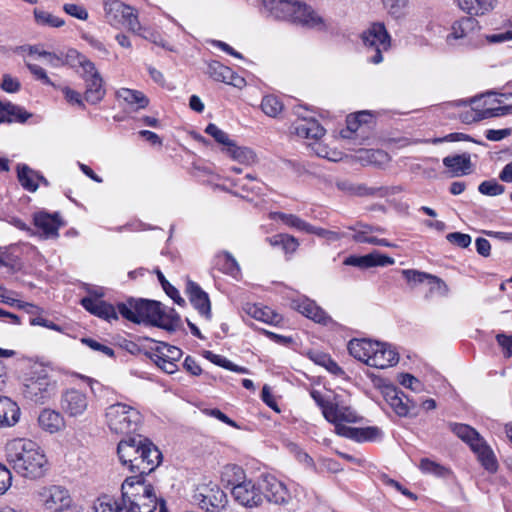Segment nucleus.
I'll return each instance as SVG.
<instances>
[{"label": "nucleus", "instance_id": "f257e3e1", "mask_svg": "<svg viewBox=\"0 0 512 512\" xmlns=\"http://www.w3.org/2000/svg\"><path fill=\"white\" fill-rule=\"evenodd\" d=\"M6 460L20 476L37 480L49 469L48 459L40 445L29 439H13L7 443Z\"/></svg>", "mask_w": 512, "mask_h": 512}, {"label": "nucleus", "instance_id": "f03ea898", "mask_svg": "<svg viewBox=\"0 0 512 512\" xmlns=\"http://www.w3.org/2000/svg\"><path fill=\"white\" fill-rule=\"evenodd\" d=\"M117 453L123 465H128L131 472L142 477L154 471L162 460L159 449L139 434L122 439Z\"/></svg>", "mask_w": 512, "mask_h": 512}, {"label": "nucleus", "instance_id": "7ed1b4c3", "mask_svg": "<svg viewBox=\"0 0 512 512\" xmlns=\"http://www.w3.org/2000/svg\"><path fill=\"white\" fill-rule=\"evenodd\" d=\"M130 512H154L158 497L154 487L141 475L127 477L121 485V501Z\"/></svg>", "mask_w": 512, "mask_h": 512}, {"label": "nucleus", "instance_id": "20e7f679", "mask_svg": "<svg viewBox=\"0 0 512 512\" xmlns=\"http://www.w3.org/2000/svg\"><path fill=\"white\" fill-rule=\"evenodd\" d=\"M269 16L307 28H317L323 25V20L311 7L298 0H262Z\"/></svg>", "mask_w": 512, "mask_h": 512}, {"label": "nucleus", "instance_id": "39448f33", "mask_svg": "<svg viewBox=\"0 0 512 512\" xmlns=\"http://www.w3.org/2000/svg\"><path fill=\"white\" fill-rule=\"evenodd\" d=\"M348 351L355 359L379 369L394 366L399 361L398 352L391 345L369 339L349 341Z\"/></svg>", "mask_w": 512, "mask_h": 512}, {"label": "nucleus", "instance_id": "423d86ee", "mask_svg": "<svg viewBox=\"0 0 512 512\" xmlns=\"http://www.w3.org/2000/svg\"><path fill=\"white\" fill-rule=\"evenodd\" d=\"M105 416L110 430L123 435L135 433L142 421V416L137 409L123 403L110 405L106 409Z\"/></svg>", "mask_w": 512, "mask_h": 512}, {"label": "nucleus", "instance_id": "0eeeda50", "mask_svg": "<svg viewBox=\"0 0 512 512\" xmlns=\"http://www.w3.org/2000/svg\"><path fill=\"white\" fill-rule=\"evenodd\" d=\"M451 431L461 440L466 442L472 451L477 454L482 465L489 471H495L497 462L494 454L486 441L471 426L462 423H449Z\"/></svg>", "mask_w": 512, "mask_h": 512}, {"label": "nucleus", "instance_id": "6e6552de", "mask_svg": "<svg viewBox=\"0 0 512 512\" xmlns=\"http://www.w3.org/2000/svg\"><path fill=\"white\" fill-rule=\"evenodd\" d=\"M33 498L37 504L50 512H70L72 509L70 493L60 485L41 487L34 492Z\"/></svg>", "mask_w": 512, "mask_h": 512}, {"label": "nucleus", "instance_id": "1a4fd4ad", "mask_svg": "<svg viewBox=\"0 0 512 512\" xmlns=\"http://www.w3.org/2000/svg\"><path fill=\"white\" fill-rule=\"evenodd\" d=\"M193 502L207 512H220L227 504V496L212 481L199 483L192 495Z\"/></svg>", "mask_w": 512, "mask_h": 512}, {"label": "nucleus", "instance_id": "9d476101", "mask_svg": "<svg viewBox=\"0 0 512 512\" xmlns=\"http://www.w3.org/2000/svg\"><path fill=\"white\" fill-rule=\"evenodd\" d=\"M364 45L371 49L373 54L369 57L370 62L379 64L382 62V53L390 47V36L382 23H373L362 34Z\"/></svg>", "mask_w": 512, "mask_h": 512}, {"label": "nucleus", "instance_id": "9b49d317", "mask_svg": "<svg viewBox=\"0 0 512 512\" xmlns=\"http://www.w3.org/2000/svg\"><path fill=\"white\" fill-rule=\"evenodd\" d=\"M105 17L111 25H123L132 32L140 29V23L134 9L119 0L105 3Z\"/></svg>", "mask_w": 512, "mask_h": 512}, {"label": "nucleus", "instance_id": "f8f14e48", "mask_svg": "<svg viewBox=\"0 0 512 512\" xmlns=\"http://www.w3.org/2000/svg\"><path fill=\"white\" fill-rule=\"evenodd\" d=\"M55 387V382L50 381L46 375L32 377L23 384L22 394L26 399L36 404H44L50 397L54 396Z\"/></svg>", "mask_w": 512, "mask_h": 512}, {"label": "nucleus", "instance_id": "ddd939ff", "mask_svg": "<svg viewBox=\"0 0 512 512\" xmlns=\"http://www.w3.org/2000/svg\"><path fill=\"white\" fill-rule=\"evenodd\" d=\"M231 493L236 502L247 508L259 507L264 502L262 485L259 486L252 480H244L239 483H231Z\"/></svg>", "mask_w": 512, "mask_h": 512}, {"label": "nucleus", "instance_id": "4468645a", "mask_svg": "<svg viewBox=\"0 0 512 512\" xmlns=\"http://www.w3.org/2000/svg\"><path fill=\"white\" fill-rule=\"evenodd\" d=\"M293 111L298 117V120L293 124V130L297 136L305 139L319 140L325 134V129L317 120L307 115L305 108L296 106Z\"/></svg>", "mask_w": 512, "mask_h": 512}, {"label": "nucleus", "instance_id": "2eb2a0df", "mask_svg": "<svg viewBox=\"0 0 512 512\" xmlns=\"http://www.w3.org/2000/svg\"><path fill=\"white\" fill-rule=\"evenodd\" d=\"M60 406L65 414L75 418L87 411L89 399L85 392L71 388L62 393Z\"/></svg>", "mask_w": 512, "mask_h": 512}, {"label": "nucleus", "instance_id": "dca6fc26", "mask_svg": "<svg viewBox=\"0 0 512 512\" xmlns=\"http://www.w3.org/2000/svg\"><path fill=\"white\" fill-rule=\"evenodd\" d=\"M264 500L274 505H288L292 496L286 485L273 476H267L262 481Z\"/></svg>", "mask_w": 512, "mask_h": 512}, {"label": "nucleus", "instance_id": "f3484780", "mask_svg": "<svg viewBox=\"0 0 512 512\" xmlns=\"http://www.w3.org/2000/svg\"><path fill=\"white\" fill-rule=\"evenodd\" d=\"M34 225L40 232V236L48 238H57L58 230L62 226V221L57 213L49 214L47 212H38L33 217Z\"/></svg>", "mask_w": 512, "mask_h": 512}, {"label": "nucleus", "instance_id": "a211bd4d", "mask_svg": "<svg viewBox=\"0 0 512 512\" xmlns=\"http://www.w3.org/2000/svg\"><path fill=\"white\" fill-rule=\"evenodd\" d=\"M186 294L199 314L205 319H211V303L208 294L195 282L188 280L186 284Z\"/></svg>", "mask_w": 512, "mask_h": 512}, {"label": "nucleus", "instance_id": "6ab92c4d", "mask_svg": "<svg viewBox=\"0 0 512 512\" xmlns=\"http://www.w3.org/2000/svg\"><path fill=\"white\" fill-rule=\"evenodd\" d=\"M163 307L160 302L138 299L137 300V316L138 324L147 322L153 326L158 327L159 320L161 319V312Z\"/></svg>", "mask_w": 512, "mask_h": 512}, {"label": "nucleus", "instance_id": "aec40b11", "mask_svg": "<svg viewBox=\"0 0 512 512\" xmlns=\"http://www.w3.org/2000/svg\"><path fill=\"white\" fill-rule=\"evenodd\" d=\"M385 399L393 411L400 417L408 416L410 410L416 406L401 390L395 387L386 389Z\"/></svg>", "mask_w": 512, "mask_h": 512}, {"label": "nucleus", "instance_id": "412c9836", "mask_svg": "<svg viewBox=\"0 0 512 512\" xmlns=\"http://www.w3.org/2000/svg\"><path fill=\"white\" fill-rule=\"evenodd\" d=\"M81 305L91 314L104 320L111 321L118 319L114 306L99 298L84 297L81 299Z\"/></svg>", "mask_w": 512, "mask_h": 512}, {"label": "nucleus", "instance_id": "4be33fe9", "mask_svg": "<svg viewBox=\"0 0 512 512\" xmlns=\"http://www.w3.org/2000/svg\"><path fill=\"white\" fill-rule=\"evenodd\" d=\"M337 434L358 442H363L372 441L381 437L382 432L378 427L374 426L364 428L337 426Z\"/></svg>", "mask_w": 512, "mask_h": 512}, {"label": "nucleus", "instance_id": "5701e85b", "mask_svg": "<svg viewBox=\"0 0 512 512\" xmlns=\"http://www.w3.org/2000/svg\"><path fill=\"white\" fill-rule=\"evenodd\" d=\"M20 418V408L9 397L0 396V428L14 426Z\"/></svg>", "mask_w": 512, "mask_h": 512}, {"label": "nucleus", "instance_id": "b1692460", "mask_svg": "<svg viewBox=\"0 0 512 512\" xmlns=\"http://www.w3.org/2000/svg\"><path fill=\"white\" fill-rule=\"evenodd\" d=\"M31 117L32 114L26 111L23 107L11 102L0 101V118H3L1 123H24Z\"/></svg>", "mask_w": 512, "mask_h": 512}, {"label": "nucleus", "instance_id": "393cba45", "mask_svg": "<svg viewBox=\"0 0 512 512\" xmlns=\"http://www.w3.org/2000/svg\"><path fill=\"white\" fill-rule=\"evenodd\" d=\"M39 426L51 434L57 433L65 426V421L61 413L51 410L44 409L38 416Z\"/></svg>", "mask_w": 512, "mask_h": 512}, {"label": "nucleus", "instance_id": "a878e982", "mask_svg": "<svg viewBox=\"0 0 512 512\" xmlns=\"http://www.w3.org/2000/svg\"><path fill=\"white\" fill-rule=\"evenodd\" d=\"M297 310L313 321L326 325L332 321L331 317L314 301L305 299L297 305Z\"/></svg>", "mask_w": 512, "mask_h": 512}, {"label": "nucleus", "instance_id": "bb28decb", "mask_svg": "<svg viewBox=\"0 0 512 512\" xmlns=\"http://www.w3.org/2000/svg\"><path fill=\"white\" fill-rule=\"evenodd\" d=\"M360 417L354 410L347 406H339L333 404L332 406V417L326 418V420L335 425V431L337 432V426H346V423H357L360 421Z\"/></svg>", "mask_w": 512, "mask_h": 512}, {"label": "nucleus", "instance_id": "cd10ccee", "mask_svg": "<svg viewBox=\"0 0 512 512\" xmlns=\"http://www.w3.org/2000/svg\"><path fill=\"white\" fill-rule=\"evenodd\" d=\"M443 164L454 177L468 174L471 168L470 154L447 156L443 159Z\"/></svg>", "mask_w": 512, "mask_h": 512}, {"label": "nucleus", "instance_id": "c85d7f7f", "mask_svg": "<svg viewBox=\"0 0 512 512\" xmlns=\"http://www.w3.org/2000/svg\"><path fill=\"white\" fill-rule=\"evenodd\" d=\"M182 356V350L176 346L167 343H160L155 349L149 353V357L153 362L159 361H178Z\"/></svg>", "mask_w": 512, "mask_h": 512}, {"label": "nucleus", "instance_id": "c756f323", "mask_svg": "<svg viewBox=\"0 0 512 512\" xmlns=\"http://www.w3.org/2000/svg\"><path fill=\"white\" fill-rule=\"evenodd\" d=\"M495 0H458V6L469 15L480 16L493 10Z\"/></svg>", "mask_w": 512, "mask_h": 512}, {"label": "nucleus", "instance_id": "7c9ffc66", "mask_svg": "<svg viewBox=\"0 0 512 512\" xmlns=\"http://www.w3.org/2000/svg\"><path fill=\"white\" fill-rule=\"evenodd\" d=\"M117 97L125 101L134 110L144 109L149 104L146 95L138 90L121 88L117 91Z\"/></svg>", "mask_w": 512, "mask_h": 512}, {"label": "nucleus", "instance_id": "2f4dec72", "mask_svg": "<svg viewBox=\"0 0 512 512\" xmlns=\"http://www.w3.org/2000/svg\"><path fill=\"white\" fill-rule=\"evenodd\" d=\"M246 312L256 320L277 325L281 322L282 317L269 307H261L256 304L248 305Z\"/></svg>", "mask_w": 512, "mask_h": 512}, {"label": "nucleus", "instance_id": "473e14b6", "mask_svg": "<svg viewBox=\"0 0 512 512\" xmlns=\"http://www.w3.org/2000/svg\"><path fill=\"white\" fill-rule=\"evenodd\" d=\"M86 90L84 93L85 100L91 104H97L105 96V88L103 86V79L100 76L96 78H89V81L85 83Z\"/></svg>", "mask_w": 512, "mask_h": 512}, {"label": "nucleus", "instance_id": "72a5a7b5", "mask_svg": "<svg viewBox=\"0 0 512 512\" xmlns=\"http://www.w3.org/2000/svg\"><path fill=\"white\" fill-rule=\"evenodd\" d=\"M402 275L410 284H417L422 283L425 280H429L430 284H437V286L440 288L441 286L446 287L444 282L438 278L437 276L421 272L414 269H406L402 271Z\"/></svg>", "mask_w": 512, "mask_h": 512}, {"label": "nucleus", "instance_id": "f704fd0d", "mask_svg": "<svg viewBox=\"0 0 512 512\" xmlns=\"http://www.w3.org/2000/svg\"><path fill=\"white\" fill-rule=\"evenodd\" d=\"M203 356L207 360L212 362L213 364L220 366L222 368H225L227 370H230V371H233L236 373H240V374H248L249 373V370L246 367L238 366V365L232 363L227 358H225L221 355H218V354H214L212 351H209V350L203 351Z\"/></svg>", "mask_w": 512, "mask_h": 512}, {"label": "nucleus", "instance_id": "c9c22d12", "mask_svg": "<svg viewBox=\"0 0 512 512\" xmlns=\"http://www.w3.org/2000/svg\"><path fill=\"white\" fill-rule=\"evenodd\" d=\"M226 153L234 160L243 163L251 164L256 160V154L253 150L247 147L237 146L235 142L226 150Z\"/></svg>", "mask_w": 512, "mask_h": 512}, {"label": "nucleus", "instance_id": "e433bc0d", "mask_svg": "<svg viewBox=\"0 0 512 512\" xmlns=\"http://www.w3.org/2000/svg\"><path fill=\"white\" fill-rule=\"evenodd\" d=\"M18 180L28 191L34 192L38 188V183L35 181L36 172L27 165H18L17 167Z\"/></svg>", "mask_w": 512, "mask_h": 512}, {"label": "nucleus", "instance_id": "4c0bfd02", "mask_svg": "<svg viewBox=\"0 0 512 512\" xmlns=\"http://www.w3.org/2000/svg\"><path fill=\"white\" fill-rule=\"evenodd\" d=\"M180 325L181 318L173 308H169L167 311L165 308L162 309L158 327L167 331H175L180 327Z\"/></svg>", "mask_w": 512, "mask_h": 512}, {"label": "nucleus", "instance_id": "58836bf2", "mask_svg": "<svg viewBox=\"0 0 512 512\" xmlns=\"http://www.w3.org/2000/svg\"><path fill=\"white\" fill-rule=\"evenodd\" d=\"M269 218L271 220L278 218L287 226L295 228L300 231H304V232H305V230L307 228V224H308L306 221L302 220L301 218H299L296 215L286 214V213H282V212H270Z\"/></svg>", "mask_w": 512, "mask_h": 512}, {"label": "nucleus", "instance_id": "ea45409f", "mask_svg": "<svg viewBox=\"0 0 512 512\" xmlns=\"http://www.w3.org/2000/svg\"><path fill=\"white\" fill-rule=\"evenodd\" d=\"M207 73L213 80L226 83L232 76V69L218 61H213L209 63Z\"/></svg>", "mask_w": 512, "mask_h": 512}, {"label": "nucleus", "instance_id": "a19ab883", "mask_svg": "<svg viewBox=\"0 0 512 512\" xmlns=\"http://www.w3.org/2000/svg\"><path fill=\"white\" fill-rule=\"evenodd\" d=\"M262 111L269 117H277L283 110V103L274 95L264 96L261 101Z\"/></svg>", "mask_w": 512, "mask_h": 512}, {"label": "nucleus", "instance_id": "79ce46f5", "mask_svg": "<svg viewBox=\"0 0 512 512\" xmlns=\"http://www.w3.org/2000/svg\"><path fill=\"white\" fill-rule=\"evenodd\" d=\"M476 21L472 17H463L459 21H456L452 26L451 35L455 39H460L467 36L469 31H472L475 27Z\"/></svg>", "mask_w": 512, "mask_h": 512}, {"label": "nucleus", "instance_id": "37998d69", "mask_svg": "<svg viewBox=\"0 0 512 512\" xmlns=\"http://www.w3.org/2000/svg\"><path fill=\"white\" fill-rule=\"evenodd\" d=\"M205 132L214 138V140L223 145V151L226 152V150L231 146V144L234 142L232 139L229 138V135L218 128L215 124L210 123L205 128Z\"/></svg>", "mask_w": 512, "mask_h": 512}, {"label": "nucleus", "instance_id": "c03bdc74", "mask_svg": "<svg viewBox=\"0 0 512 512\" xmlns=\"http://www.w3.org/2000/svg\"><path fill=\"white\" fill-rule=\"evenodd\" d=\"M501 97L506 100L512 99V92L502 93ZM512 114V102L507 105H500L495 108H488L482 111V118L497 117Z\"/></svg>", "mask_w": 512, "mask_h": 512}, {"label": "nucleus", "instance_id": "a18cd8bd", "mask_svg": "<svg viewBox=\"0 0 512 512\" xmlns=\"http://www.w3.org/2000/svg\"><path fill=\"white\" fill-rule=\"evenodd\" d=\"M361 117H372V115L368 111H360L357 114L349 115L346 120V130L341 131L343 138H349L350 134L356 132L359 129L361 126Z\"/></svg>", "mask_w": 512, "mask_h": 512}, {"label": "nucleus", "instance_id": "49530a36", "mask_svg": "<svg viewBox=\"0 0 512 512\" xmlns=\"http://www.w3.org/2000/svg\"><path fill=\"white\" fill-rule=\"evenodd\" d=\"M118 312L126 320L138 323L137 300L131 298L126 303H119Z\"/></svg>", "mask_w": 512, "mask_h": 512}, {"label": "nucleus", "instance_id": "de8ad7c7", "mask_svg": "<svg viewBox=\"0 0 512 512\" xmlns=\"http://www.w3.org/2000/svg\"><path fill=\"white\" fill-rule=\"evenodd\" d=\"M35 20L38 24L47 25L50 27H61L64 25V20L52 15L51 13L43 10L34 11Z\"/></svg>", "mask_w": 512, "mask_h": 512}, {"label": "nucleus", "instance_id": "09e8293b", "mask_svg": "<svg viewBox=\"0 0 512 512\" xmlns=\"http://www.w3.org/2000/svg\"><path fill=\"white\" fill-rule=\"evenodd\" d=\"M359 158L368 164L379 165L388 160V154L383 150H363Z\"/></svg>", "mask_w": 512, "mask_h": 512}, {"label": "nucleus", "instance_id": "8fccbe9b", "mask_svg": "<svg viewBox=\"0 0 512 512\" xmlns=\"http://www.w3.org/2000/svg\"><path fill=\"white\" fill-rule=\"evenodd\" d=\"M344 264L362 269L375 267V261L372 252L363 256H349L345 259Z\"/></svg>", "mask_w": 512, "mask_h": 512}, {"label": "nucleus", "instance_id": "3c124183", "mask_svg": "<svg viewBox=\"0 0 512 512\" xmlns=\"http://www.w3.org/2000/svg\"><path fill=\"white\" fill-rule=\"evenodd\" d=\"M156 274L166 294L171 297L177 304H184L185 300L181 298L179 291L166 280L163 273L160 270H157Z\"/></svg>", "mask_w": 512, "mask_h": 512}, {"label": "nucleus", "instance_id": "603ef678", "mask_svg": "<svg viewBox=\"0 0 512 512\" xmlns=\"http://www.w3.org/2000/svg\"><path fill=\"white\" fill-rule=\"evenodd\" d=\"M478 190L483 195L488 196H497L501 195L505 191V187L499 183H497L495 180H489V181H483L479 187Z\"/></svg>", "mask_w": 512, "mask_h": 512}, {"label": "nucleus", "instance_id": "864d4df0", "mask_svg": "<svg viewBox=\"0 0 512 512\" xmlns=\"http://www.w3.org/2000/svg\"><path fill=\"white\" fill-rule=\"evenodd\" d=\"M310 394L316 404L321 408L324 418L332 417V406L334 403L324 399L323 395L317 390L311 391Z\"/></svg>", "mask_w": 512, "mask_h": 512}, {"label": "nucleus", "instance_id": "5fc2aeb1", "mask_svg": "<svg viewBox=\"0 0 512 512\" xmlns=\"http://www.w3.org/2000/svg\"><path fill=\"white\" fill-rule=\"evenodd\" d=\"M81 342L91 348L94 351L100 352L110 358H113L115 356L114 350L101 342H98L95 339L92 338H82Z\"/></svg>", "mask_w": 512, "mask_h": 512}, {"label": "nucleus", "instance_id": "6e6d98bb", "mask_svg": "<svg viewBox=\"0 0 512 512\" xmlns=\"http://www.w3.org/2000/svg\"><path fill=\"white\" fill-rule=\"evenodd\" d=\"M306 233L308 234H314V235H317L321 238H325L327 240H330V241H337L341 238L340 234L335 232V231H331V230H327V229H324V228H320V227H316V226H313L311 224H307V228L305 230Z\"/></svg>", "mask_w": 512, "mask_h": 512}, {"label": "nucleus", "instance_id": "4d7b16f0", "mask_svg": "<svg viewBox=\"0 0 512 512\" xmlns=\"http://www.w3.org/2000/svg\"><path fill=\"white\" fill-rule=\"evenodd\" d=\"M95 512H130L125 506L116 500L108 499L101 501L96 507Z\"/></svg>", "mask_w": 512, "mask_h": 512}, {"label": "nucleus", "instance_id": "13d9d810", "mask_svg": "<svg viewBox=\"0 0 512 512\" xmlns=\"http://www.w3.org/2000/svg\"><path fill=\"white\" fill-rule=\"evenodd\" d=\"M399 383L405 388H409L414 392L423 391L422 383L412 374L402 373L398 376Z\"/></svg>", "mask_w": 512, "mask_h": 512}, {"label": "nucleus", "instance_id": "bf43d9fd", "mask_svg": "<svg viewBox=\"0 0 512 512\" xmlns=\"http://www.w3.org/2000/svg\"><path fill=\"white\" fill-rule=\"evenodd\" d=\"M446 239L449 243L460 247L467 248L471 244L472 238L470 235L461 232H452L446 235Z\"/></svg>", "mask_w": 512, "mask_h": 512}, {"label": "nucleus", "instance_id": "052dcab7", "mask_svg": "<svg viewBox=\"0 0 512 512\" xmlns=\"http://www.w3.org/2000/svg\"><path fill=\"white\" fill-rule=\"evenodd\" d=\"M64 58V65L67 64L71 67H77L81 66L84 61H86L88 58L82 54H80L75 49H69L65 55H63Z\"/></svg>", "mask_w": 512, "mask_h": 512}, {"label": "nucleus", "instance_id": "680f3d73", "mask_svg": "<svg viewBox=\"0 0 512 512\" xmlns=\"http://www.w3.org/2000/svg\"><path fill=\"white\" fill-rule=\"evenodd\" d=\"M420 469L425 473H432L437 476H441L445 472V468L443 466L428 458H423L420 461Z\"/></svg>", "mask_w": 512, "mask_h": 512}, {"label": "nucleus", "instance_id": "e2e57ef3", "mask_svg": "<svg viewBox=\"0 0 512 512\" xmlns=\"http://www.w3.org/2000/svg\"><path fill=\"white\" fill-rule=\"evenodd\" d=\"M0 87L8 93H16L20 90L21 84L17 78L12 77L10 74H4Z\"/></svg>", "mask_w": 512, "mask_h": 512}, {"label": "nucleus", "instance_id": "0e129e2a", "mask_svg": "<svg viewBox=\"0 0 512 512\" xmlns=\"http://www.w3.org/2000/svg\"><path fill=\"white\" fill-rule=\"evenodd\" d=\"M80 68L82 69V71L80 72V76L82 77L85 83L89 81V78L93 79L100 76V73L96 69L95 64L89 59L84 61Z\"/></svg>", "mask_w": 512, "mask_h": 512}, {"label": "nucleus", "instance_id": "69168bd1", "mask_svg": "<svg viewBox=\"0 0 512 512\" xmlns=\"http://www.w3.org/2000/svg\"><path fill=\"white\" fill-rule=\"evenodd\" d=\"M63 8L67 14H69L77 19L86 20L88 18L87 10L81 5L69 3V4H65Z\"/></svg>", "mask_w": 512, "mask_h": 512}, {"label": "nucleus", "instance_id": "338daca9", "mask_svg": "<svg viewBox=\"0 0 512 512\" xmlns=\"http://www.w3.org/2000/svg\"><path fill=\"white\" fill-rule=\"evenodd\" d=\"M26 66L36 79L41 80L44 84L54 86V83L50 80L42 67L31 63H27Z\"/></svg>", "mask_w": 512, "mask_h": 512}, {"label": "nucleus", "instance_id": "774afa93", "mask_svg": "<svg viewBox=\"0 0 512 512\" xmlns=\"http://www.w3.org/2000/svg\"><path fill=\"white\" fill-rule=\"evenodd\" d=\"M498 344L502 347L504 350L505 357H511L512 356V335L508 336L505 334H498L496 336Z\"/></svg>", "mask_w": 512, "mask_h": 512}]
</instances>
